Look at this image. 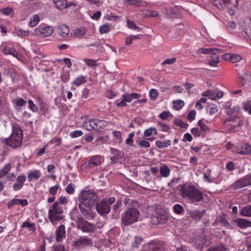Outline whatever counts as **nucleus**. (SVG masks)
I'll use <instances>...</instances> for the list:
<instances>
[{"mask_svg":"<svg viewBox=\"0 0 251 251\" xmlns=\"http://www.w3.org/2000/svg\"><path fill=\"white\" fill-rule=\"evenodd\" d=\"M179 195L191 203L200 202L203 199V193L191 183H184L178 186Z\"/></svg>","mask_w":251,"mask_h":251,"instance_id":"obj_1","label":"nucleus"},{"mask_svg":"<svg viewBox=\"0 0 251 251\" xmlns=\"http://www.w3.org/2000/svg\"><path fill=\"white\" fill-rule=\"evenodd\" d=\"M12 132L10 137L5 140V144L13 148L21 146L23 140V130L17 125H14L12 127Z\"/></svg>","mask_w":251,"mask_h":251,"instance_id":"obj_2","label":"nucleus"},{"mask_svg":"<svg viewBox=\"0 0 251 251\" xmlns=\"http://www.w3.org/2000/svg\"><path fill=\"white\" fill-rule=\"evenodd\" d=\"M63 213V207L57 201H55L49 208L48 218L53 225H55L64 218Z\"/></svg>","mask_w":251,"mask_h":251,"instance_id":"obj_3","label":"nucleus"},{"mask_svg":"<svg viewBox=\"0 0 251 251\" xmlns=\"http://www.w3.org/2000/svg\"><path fill=\"white\" fill-rule=\"evenodd\" d=\"M140 216V212L137 208H129L123 214L121 221L125 226H128L138 221Z\"/></svg>","mask_w":251,"mask_h":251,"instance_id":"obj_4","label":"nucleus"},{"mask_svg":"<svg viewBox=\"0 0 251 251\" xmlns=\"http://www.w3.org/2000/svg\"><path fill=\"white\" fill-rule=\"evenodd\" d=\"M79 199L80 201L79 204H82L87 206H91L95 203L97 200V195L92 190L81 191Z\"/></svg>","mask_w":251,"mask_h":251,"instance_id":"obj_5","label":"nucleus"},{"mask_svg":"<svg viewBox=\"0 0 251 251\" xmlns=\"http://www.w3.org/2000/svg\"><path fill=\"white\" fill-rule=\"evenodd\" d=\"M107 122L104 120L97 119H90L83 123V127L87 131H100L107 126Z\"/></svg>","mask_w":251,"mask_h":251,"instance_id":"obj_6","label":"nucleus"},{"mask_svg":"<svg viewBox=\"0 0 251 251\" xmlns=\"http://www.w3.org/2000/svg\"><path fill=\"white\" fill-rule=\"evenodd\" d=\"M71 218L76 223V227L83 232H93L94 231L95 227L94 225L88 222L82 217H75L74 215V212L70 213Z\"/></svg>","mask_w":251,"mask_h":251,"instance_id":"obj_7","label":"nucleus"},{"mask_svg":"<svg viewBox=\"0 0 251 251\" xmlns=\"http://www.w3.org/2000/svg\"><path fill=\"white\" fill-rule=\"evenodd\" d=\"M115 201L114 197L103 199L96 205V208L98 213L101 216L106 215L110 211V205L114 203Z\"/></svg>","mask_w":251,"mask_h":251,"instance_id":"obj_8","label":"nucleus"},{"mask_svg":"<svg viewBox=\"0 0 251 251\" xmlns=\"http://www.w3.org/2000/svg\"><path fill=\"white\" fill-rule=\"evenodd\" d=\"M193 242L196 248L200 251L204 246H208L211 243L210 237L204 234L196 237Z\"/></svg>","mask_w":251,"mask_h":251,"instance_id":"obj_9","label":"nucleus"},{"mask_svg":"<svg viewBox=\"0 0 251 251\" xmlns=\"http://www.w3.org/2000/svg\"><path fill=\"white\" fill-rule=\"evenodd\" d=\"M92 240L86 236H80L73 242V246L77 249H83L92 246Z\"/></svg>","mask_w":251,"mask_h":251,"instance_id":"obj_10","label":"nucleus"},{"mask_svg":"<svg viewBox=\"0 0 251 251\" xmlns=\"http://www.w3.org/2000/svg\"><path fill=\"white\" fill-rule=\"evenodd\" d=\"M54 31V27L52 26L41 25L34 29L35 33L37 35H41L43 36H49L52 34Z\"/></svg>","mask_w":251,"mask_h":251,"instance_id":"obj_11","label":"nucleus"},{"mask_svg":"<svg viewBox=\"0 0 251 251\" xmlns=\"http://www.w3.org/2000/svg\"><path fill=\"white\" fill-rule=\"evenodd\" d=\"M164 245L161 242L151 241L144 247V251H163Z\"/></svg>","mask_w":251,"mask_h":251,"instance_id":"obj_12","label":"nucleus"},{"mask_svg":"<svg viewBox=\"0 0 251 251\" xmlns=\"http://www.w3.org/2000/svg\"><path fill=\"white\" fill-rule=\"evenodd\" d=\"M201 95L203 97H208L210 99L212 100H216L222 98L224 95V93L221 90H208L203 91Z\"/></svg>","mask_w":251,"mask_h":251,"instance_id":"obj_13","label":"nucleus"},{"mask_svg":"<svg viewBox=\"0 0 251 251\" xmlns=\"http://www.w3.org/2000/svg\"><path fill=\"white\" fill-rule=\"evenodd\" d=\"M100 157L99 155H95L85 162L82 167H86L87 169L93 168L100 164Z\"/></svg>","mask_w":251,"mask_h":251,"instance_id":"obj_14","label":"nucleus"},{"mask_svg":"<svg viewBox=\"0 0 251 251\" xmlns=\"http://www.w3.org/2000/svg\"><path fill=\"white\" fill-rule=\"evenodd\" d=\"M78 207L82 214L86 219L90 220L95 217V214L90 208L91 206H87L82 204H79Z\"/></svg>","mask_w":251,"mask_h":251,"instance_id":"obj_15","label":"nucleus"},{"mask_svg":"<svg viewBox=\"0 0 251 251\" xmlns=\"http://www.w3.org/2000/svg\"><path fill=\"white\" fill-rule=\"evenodd\" d=\"M0 49L2 52L6 55L10 54L14 57H17L18 54V52L14 47L6 43H3L0 46Z\"/></svg>","mask_w":251,"mask_h":251,"instance_id":"obj_16","label":"nucleus"},{"mask_svg":"<svg viewBox=\"0 0 251 251\" xmlns=\"http://www.w3.org/2000/svg\"><path fill=\"white\" fill-rule=\"evenodd\" d=\"M208 63L209 65L212 67H215L219 62V51L216 50H214L210 55L208 56Z\"/></svg>","mask_w":251,"mask_h":251,"instance_id":"obj_17","label":"nucleus"},{"mask_svg":"<svg viewBox=\"0 0 251 251\" xmlns=\"http://www.w3.org/2000/svg\"><path fill=\"white\" fill-rule=\"evenodd\" d=\"M26 179V176L24 175L19 176L16 179V182L13 184V188L14 190L17 191L21 189L24 185Z\"/></svg>","mask_w":251,"mask_h":251,"instance_id":"obj_18","label":"nucleus"},{"mask_svg":"<svg viewBox=\"0 0 251 251\" xmlns=\"http://www.w3.org/2000/svg\"><path fill=\"white\" fill-rule=\"evenodd\" d=\"M223 57L225 60L233 63L238 62L242 59V57L240 55L232 53H225Z\"/></svg>","mask_w":251,"mask_h":251,"instance_id":"obj_19","label":"nucleus"},{"mask_svg":"<svg viewBox=\"0 0 251 251\" xmlns=\"http://www.w3.org/2000/svg\"><path fill=\"white\" fill-rule=\"evenodd\" d=\"M229 1L233 5L237 4V0H211V2L219 9L223 8L225 6L226 2Z\"/></svg>","mask_w":251,"mask_h":251,"instance_id":"obj_20","label":"nucleus"},{"mask_svg":"<svg viewBox=\"0 0 251 251\" xmlns=\"http://www.w3.org/2000/svg\"><path fill=\"white\" fill-rule=\"evenodd\" d=\"M65 227L62 225L59 226L55 231L56 240L60 242L65 237Z\"/></svg>","mask_w":251,"mask_h":251,"instance_id":"obj_21","label":"nucleus"},{"mask_svg":"<svg viewBox=\"0 0 251 251\" xmlns=\"http://www.w3.org/2000/svg\"><path fill=\"white\" fill-rule=\"evenodd\" d=\"M28 204L27 200L26 199H13L9 201L7 204L8 208H10L14 205H20L22 206H25Z\"/></svg>","mask_w":251,"mask_h":251,"instance_id":"obj_22","label":"nucleus"},{"mask_svg":"<svg viewBox=\"0 0 251 251\" xmlns=\"http://www.w3.org/2000/svg\"><path fill=\"white\" fill-rule=\"evenodd\" d=\"M54 3L56 7L60 10H62L69 7L71 5H75L74 2H70V4H68L66 1V0H53Z\"/></svg>","mask_w":251,"mask_h":251,"instance_id":"obj_23","label":"nucleus"},{"mask_svg":"<svg viewBox=\"0 0 251 251\" xmlns=\"http://www.w3.org/2000/svg\"><path fill=\"white\" fill-rule=\"evenodd\" d=\"M58 33L60 36L66 37L70 32L69 27L66 25H60L58 26Z\"/></svg>","mask_w":251,"mask_h":251,"instance_id":"obj_24","label":"nucleus"},{"mask_svg":"<svg viewBox=\"0 0 251 251\" xmlns=\"http://www.w3.org/2000/svg\"><path fill=\"white\" fill-rule=\"evenodd\" d=\"M247 179L245 176L237 180L234 184V187L236 189H240L248 186Z\"/></svg>","mask_w":251,"mask_h":251,"instance_id":"obj_25","label":"nucleus"},{"mask_svg":"<svg viewBox=\"0 0 251 251\" xmlns=\"http://www.w3.org/2000/svg\"><path fill=\"white\" fill-rule=\"evenodd\" d=\"M41 176V172L39 170H35L29 172L27 174V178L29 181H31L34 178L38 179Z\"/></svg>","mask_w":251,"mask_h":251,"instance_id":"obj_26","label":"nucleus"},{"mask_svg":"<svg viewBox=\"0 0 251 251\" xmlns=\"http://www.w3.org/2000/svg\"><path fill=\"white\" fill-rule=\"evenodd\" d=\"M87 81L86 77L83 75H79L75 78L72 82V84L75 86H79L80 85L85 83Z\"/></svg>","mask_w":251,"mask_h":251,"instance_id":"obj_27","label":"nucleus"},{"mask_svg":"<svg viewBox=\"0 0 251 251\" xmlns=\"http://www.w3.org/2000/svg\"><path fill=\"white\" fill-rule=\"evenodd\" d=\"M205 211L204 210H193L190 212V216L192 218L194 219H200L204 214Z\"/></svg>","mask_w":251,"mask_h":251,"instance_id":"obj_28","label":"nucleus"},{"mask_svg":"<svg viewBox=\"0 0 251 251\" xmlns=\"http://www.w3.org/2000/svg\"><path fill=\"white\" fill-rule=\"evenodd\" d=\"M12 165L10 163H7L4 165L3 167L0 169V178L3 177L10 171Z\"/></svg>","mask_w":251,"mask_h":251,"instance_id":"obj_29","label":"nucleus"},{"mask_svg":"<svg viewBox=\"0 0 251 251\" xmlns=\"http://www.w3.org/2000/svg\"><path fill=\"white\" fill-rule=\"evenodd\" d=\"M27 227L28 231L34 232L36 231V225L33 223H30L28 220L24 222L21 226V228H24Z\"/></svg>","mask_w":251,"mask_h":251,"instance_id":"obj_30","label":"nucleus"},{"mask_svg":"<svg viewBox=\"0 0 251 251\" xmlns=\"http://www.w3.org/2000/svg\"><path fill=\"white\" fill-rule=\"evenodd\" d=\"M239 213L242 216L251 217V205L243 207Z\"/></svg>","mask_w":251,"mask_h":251,"instance_id":"obj_31","label":"nucleus"},{"mask_svg":"<svg viewBox=\"0 0 251 251\" xmlns=\"http://www.w3.org/2000/svg\"><path fill=\"white\" fill-rule=\"evenodd\" d=\"M157 134L156 129L154 127H151L145 130L143 136L144 138H146L151 136H155Z\"/></svg>","mask_w":251,"mask_h":251,"instance_id":"obj_32","label":"nucleus"},{"mask_svg":"<svg viewBox=\"0 0 251 251\" xmlns=\"http://www.w3.org/2000/svg\"><path fill=\"white\" fill-rule=\"evenodd\" d=\"M171 142L170 140H167L164 141L157 140L155 142V146L159 149L167 148L171 145Z\"/></svg>","mask_w":251,"mask_h":251,"instance_id":"obj_33","label":"nucleus"},{"mask_svg":"<svg viewBox=\"0 0 251 251\" xmlns=\"http://www.w3.org/2000/svg\"><path fill=\"white\" fill-rule=\"evenodd\" d=\"M86 29L84 27L77 28L74 30V34L77 38H81L85 34Z\"/></svg>","mask_w":251,"mask_h":251,"instance_id":"obj_34","label":"nucleus"},{"mask_svg":"<svg viewBox=\"0 0 251 251\" xmlns=\"http://www.w3.org/2000/svg\"><path fill=\"white\" fill-rule=\"evenodd\" d=\"M160 172L162 177H167L170 174V169L167 165L161 166Z\"/></svg>","mask_w":251,"mask_h":251,"instance_id":"obj_35","label":"nucleus"},{"mask_svg":"<svg viewBox=\"0 0 251 251\" xmlns=\"http://www.w3.org/2000/svg\"><path fill=\"white\" fill-rule=\"evenodd\" d=\"M173 210L175 214L180 215L183 214L184 212V209L183 207L179 204H175L173 206Z\"/></svg>","mask_w":251,"mask_h":251,"instance_id":"obj_36","label":"nucleus"},{"mask_svg":"<svg viewBox=\"0 0 251 251\" xmlns=\"http://www.w3.org/2000/svg\"><path fill=\"white\" fill-rule=\"evenodd\" d=\"M250 222L243 219H238L237 221V224L239 227L242 228H246V227L250 226Z\"/></svg>","mask_w":251,"mask_h":251,"instance_id":"obj_37","label":"nucleus"},{"mask_svg":"<svg viewBox=\"0 0 251 251\" xmlns=\"http://www.w3.org/2000/svg\"><path fill=\"white\" fill-rule=\"evenodd\" d=\"M198 125L200 126V129L204 135L205 133L209 131L210 128L209 126H207L204 122H202V120H200L198 122Z\"/></svg>","mask_w":251,"mask_h":251,"instance_id":"obj_38","label":"nucleus"},{"mask_svg":"<svg viewBox=\"0 0 251 251\" xmlns=\"http://www.w3.org/2000/svg\"><path fill=\"white\" fill-rule=\"evenodd\" d=\"M211 171L210 169H207V172L203 175V180L205 182H207L209 183L213 182V178L211 176Z\"/></svg>","mask_w":251,"mask_h":251,"instance_id":"obj_39","label":"nucleus"},{"mask_svg":"<svg viewBox=\"0 0 251 251\" xmlns=\"http://www.w3.org/2000/svg\"><path fill=\"white\" fill-rule=\"evenodd\" d=\"M243 108L245 111L251 115V100H247L244 102Z\"/></svg>","mask_w":251,"mask_h":251,"instance_id":"obj_40","label":"nucleus"},{"mask_svg":"<svg viewBox=\"0 0 251 251\" xmlns=\"http://www.w3.org/2000/svg\"><path fill=\"white\" fill-rule=\"evenodd\" d=\"M113 155L110 157V159L113 163H116L119 159L122 158L121 154L118 150H114L113 152Z\"/></svg>","mask_w":251,"mask_h":251,"instance_id":"obj_41","label":"nucleus"},{"mask_svg":"<svg viewBox=\"0 0 251 251\" xmlns=\"http://www.w3.org/2000/svg\"><path fill=\"white\" fill-rule=\"evenodd\" d=\"M239 154H248L251 153V146L250 145L246 144L242 147L241 150L238 152Z\"/></svg>","mask_w":251,"mask_h":251,"instance_id":"obj_42","label":"nucleus"},{"mask_svg":"<svg viewBox=\"0 0 251 251\" xmlns=\"http://www.w3.org/2000/svg\"><path fill=\"white\" fill-rule=\"evenodd\" d=\"M8 110V106L5 101L0 100V115L6 113Z\"/></svg>","mask_w":251,"mask_h":251,"instance_id":"obj_43","label":"nucleus"},{"mask_svg":"<svg viewBox=\"0 0 251 251\" xmlns=\"http://www.w3.org/2000/svg\"><path fill=\"white\" fill-rule=\"evenodd\" d=\"M39 17H32L29 20L28 25L30 27H34L39 23Z\"/></svg>","mask_w":251,"mask_h":251,"instance_id":"obj_44","label":"nucleus"},{"mask_svg":"<svg viewBox=\"0 0 251 251\" xmlns=\"http://www.w3.org/2000/svg\"><path fill=\"white\" fill-rule=\"evenodd\" d=\"M0 14L5 15H13L14 14V12L12 8L6 7L0 9Z\"/></svg>","mask_w":251,"mask_h":251,"instance_id":"obj_45","label":"nucleus"},{"mask_svg":"<svg viewBox=\"0 0 251 251\" xmlns=\"http://www.w3.org/2000/svg\"><path fill=\"white\" fill-rule=\"evenodd\" d=\"M157 126L160 131L164 132H168L170 129L166 124L161 122H157Z\"/></svg>","mask_w":251,"mask_h":251,"instance_id":"obj_46","label":"nucleus"},{"mask_svg":"<svg viewBox=\"0 0 251 251\" xmlns=\"http://www.w3.org/2000/svg\"><path fill=\"white\" fill-rule=\"evenodd\" d=\"M127 25L129 28L131 29L136 30L138 31L141 30L140 27L136 26L133 21H131L129 20H127Z\"/></svg>","mask_w":251,"mask_h":251,"instance_id":"obj_47","label":"nucleus"},{"mask_svg":"<svg viewBox=\"0 0 251 251\" xmlns=\"http://www.w3.org/2000/svg\"><path fill=\"white\" fill-rule=\"evenodd\" d=\"M174 123L175 125L184 128H187L188 126V124L184 123L180 119H175L174 121Z\"/></svg>","mask_w":251,"mask_h":251,"instance_id":"obj_48","label":"nucleus"},{"mask_svg":"<svg viewBox=\"0 0 251 251\" xmlns=\"http://www.w3.org/2000/svg\"><path fill=\"white\" fill-rule=\"evenodd\" d=\"M184 103L182 100H178L174 102V108L176 110L181 109L184 106Z\"/></svg>","mask_w":251,"mask_h":251,"instance_id":"obj_49","label":"nucleus"},{"mask_svg":"<svg viewBox=\"0 0 251 251\" xmlns=\"http://www.w3.org/2000/svg\"><path fill=\"white\" fill-rule=\"evenodd\" d=\"M110 29V25L108 24H104L100 27L99 31L101 34H104L109 31Z\"/></svg>","mask_w":251,"mask_h":251,"instance_id":"obj_50","label":"nucleus"},{"mask_svg":"<svg viewBox=\"0 0 251 251\" xmlns=\"http://www.w3.org/2000/svg\"><path fill=\"white\" fill-rule=\"evenodd\" d=\"M84 62L88 67H94L97 66V60L92 59H84Z\"/></svg>","mask_w":251,"mask_h":251,"instance_id":"obj_51","label":"nucleus"},{"mask_svg":"<svg viewBox=\"0 0 251 251\" xmlns=\"http://www.w3.org/2000/svg\"><path fill=\"white\" fill-rule=\"evenodd\" d=\"M191 132L195 137H200L201 136H204L203 132H201V129L197 127L192 128L191 129Z\"/></svg>","mask_w":251,"mask_h":251,"instance_id":"obj_52","label":"nucleus"},{"mask_svg":"<svg viewBox=\"0 0 251 251\" xmlns=\"http://www.w3.org/2000/svg\"><path fill=\"white\" fill-rule=\"evenodd\" d=\"M122 205V201L118 200L116 203L113 207V210L115 213H118L120 211L119 209Z\"/></svg>","mask_w":251,"mask_h":251,"instance_id":"obj_53","label":"nucleus"},{"mask_svg":"<svg viewBox=\"0 0 251 251\" xmlns=\"http://www.w3.org/2000/svg\"><path fill=\"white\" fill-rule=\"evenodd\" d=\"M214 49H207V48H201L198 50V52L199 53H202L205 54H210Z\"/></svg>","mask_w":251,"mask_h":251,"instance_id":"obj_54","label":"nucleus"},{"mask_svg":"<svg viewBox=\"0 0 251 251\" xmlns=\"http://www.w3.org/2000/svg\"><path fill=\"white\" fill-rule=\"evenodd\" d=\"M142 239L140 237H135L134 241L132 242V246L133 248H137L142 243Z\"/></svg>","mask_w":251,"mask_h":251,"instance_id":"obj_55","label":"nucleus"},{"mask_svg":"<svg viewBox=\"0 0 251 251\" xmlns=\"http://www.w3.org/2000/svg\"><path fill=\"white\" fill-rule=\"evenodd\" d=\"M83 135V132L82 131L80 130H76L74 131L71 132L70 133V136L73 138H75L78 137H80Z\"/></svg>","mask_w":251,"mask_h":251,"instance_id":"obj_56","label":"nucleus"},{"mask_svg":"<svg viewBox=\"0 0 251 251\" xmlns=\"http://www.w3.org/2000/svg\"><path fill=\"white\" fill-rule=\"evenodd\" d=\"M16 33L19 36H26L28 35L29 32L28 30L18 28L16 30Z\"/></svg>","mask_w":251,"mask_h":251,"instance_id":"obj_57","label":"nucleus"},{"mask_svg":"<svg viewBox=\"0 0 251 251\" xmlns=\"http://www.w3.org/2000/svg\"><path fill=\"white\" fill-rule=\"evenodd\" d=\"M66 191L68 194H73L75 193V186L72 183H69L66 188Z\"/></svg>","mask_w":251,"mask_h":251,"instance_id":"obj_58","label":"nucleus"},{"mask_svg":"<svg viewBox=\"0 0 251 251\" xmlns=\"http://www.w3.org/2000/svg\"><path fill=\"white\" fill-rule=\"evenodd\" d=\"M207 110L210 114L213 115L217 113L218 109L217 106L215 105H211L208 107Z\"/></svg>","mask_w":251,"mask_h":251,"instance_id":"obj_59","label":"nucleus"},{"mask_svg":"<svg viewBox=\"0 0 251 251\" xmlns=\"http://www.w3.org/2000/svg\"><path fill=\"white\" fill-rule=\"evenodd\" d=\"M158 95V93L157 91L155 89H151L150 91V92H149L150 97L153 100H155L157 98Z\"/></svg>","mask_w":251,"mask_h":251,"instance_id":"obj_60","label":"nucleus"},{"mask_svg":"<svg viewBox=\"0 0 251 251\" xmlns=\"http://www.w3.org/2000/svg\"><path fill=\"white\" fill-rule=\"evenodd\" d=\"M59 188V185L58 184H56L55 185L51 187L49 189L50 194L52 196L55 195Z\"/></svg>","mask_w":251,"mask_h":251,"instance_id":"obj_61","label":"nucleus"},{"mask_svg":"<svg viewBox=\"0 0 251 251\" xmlns=\"http://www.w3.org/2000/svg\"><path fill=\"white\" fill-rule=\"evenodd\" d=\"M196 112L194 110H192L189 112L187 115V119L190 122H192L195 118Z\"/></svg>","mask_w":251,"mask_h":251,"instance_id":"obj_62","label":"nucleus"},{"mask_svg":"<svg viewBox=\"0 0 251 251\" xmlns=\"http://www.w3.org/2000/svg\"><path fill=\"white\" fill-rule=\"evenodd\" d=\"M29 104V108L34 112H36L38 111V109L37 107L34 104L33 101L29 100L28 101Z\"/></svg>","mask_w":251,"mask_h":251,"instance_id":"obj_63","label":"nucleus"},{"mask_svg":"<svg viewBox=\"0 0 251 251\" xmlns=\"http://www.w3.org/2000/svg\"><path fill=\"white\" fill-rule=\"evenodd\" d=\"M138 145L141 148H149L150 147V144L149 142L146 140H141L138 143Z\"/></svg>","mask_w":251,"mask_h":251,"instance_id":"obj_64","label":"nucleus"}]
</instances>
